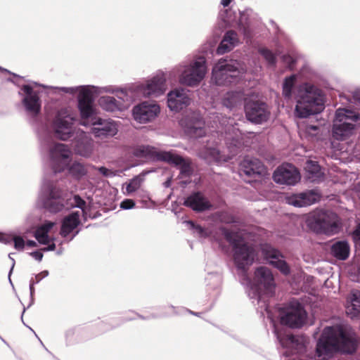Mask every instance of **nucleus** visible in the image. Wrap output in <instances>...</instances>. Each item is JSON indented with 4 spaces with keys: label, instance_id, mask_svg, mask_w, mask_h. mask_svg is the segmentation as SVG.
Listing matches in <instances>:
<instances>
[{
    "label": "nucleus",
    "instance_id": "obj_8",
    "mask_svg": "<svg viewBox=\"0 0 360 360\" xmlns=\"http://www.w3.org/2000/svg\"><path fill=\"white\" fill-rule=\"evenodd\" d=\"M134 155L138 158H144L150 160H161L178 166L182 174L188 175L191 171L190 163L181 156L165 151H159L150 146H140L134 150Z\"/></svg>",
    "mask_w": 360,
    "mask_h": 360
},
{
    "label": "nucleus",
    "instance_id": "obj_26",
    "mask_svg": "<svg viewBox=\"0 0 360 360\" xmlns=\"http://www.w3.org/2000/svg\"><path fill=\"white\" fill-rule=\"evenodd\" d=\"M262 252L264 259L273 266L278 269L282 274L287 275L290 269L280 253L271 245L265 244L262 247Z\"/></svg>",
    "mask_w": 360,
    "mask_h": 360
},
{
    "label": "nucleus",
    "instance_id": "obj_34",
    "mask_svg": "<svg viewBox=\"0 0 360 360\" xmlns=\"http://www.w3.org/2000/svg\"><path fill=\"white\" fill-rule=\"evenodd\" d=\"M237 34L233 31L227 32L217 48L218 54H224L231 51L238 43Z\"/></svg>",
    "mask_w": 360,
    "mask_h": 360
},
{
    "label": "nucleus",
    "instance_id": "obj_7",
    "mask_svg": "<svg viewBox=\"0 0 360 360\" xmlns=\"http://www.w3.org/2000/svg\"><path fill=\"white\" fill-rule=\"evenodd\" d=\"M179 73V81L181 84L195 86L198 85L205 78L207 68L206 60L199 56L190 61L183 63L176 68Z\"/></svg>",
    "mask_w": 360,
    "mask_h": 360
},
{
    "label": "nucleus",
    "instance_id": "obj_55",
    "mask_svg": "<svg viewBox=\"0 0 360 360\" xmlns=\"http://www.w3.org/2000/svg\"><path fill=\"white\" fill-rule=\"evenodd\" d=\"M8 257L12 260V266H11V269L10 273H9V276H10L11 274V271H12V270H13V267L15 266V260H14L13 258L11 257V254H9Z\"/></svg>",
    "mask_w": 360,
    "mask_h": 360
},
{
    "label": "nucleus",
    "instance_id": "obj_3",
    "mask_svg": "<svg viewBox=\"0 0 360 360\" xmlns=\"http://www.w3.org/2000/svg\"><path fill=\"white\" fill-rule=\"evenodd\" d=\"M75 116L71 109L60 110L53 121V128L57 138L66 141L75 134V153L82 157L89 158L94 151V141L90 134L82 130L74 131L72 129Z\"/></svg>",
    "mask_w": 360,
    "mask_h": 360
},
{
    "label": "nucleus",
    "instance_id": "obj_45",
    "mask_svg": "<svg viewBox=\"0 0 360 360\" xmlns=\"http://www.w3.org/2000/svg\"><path fill=\"white\" fill-rule=\"evenodd\" d=\"M135 207V202L131 199H125L120 203V207L123 210H129Z\"/></svg>",
    "mask_w": 360,
    "mask_h": 360
},
{
    "label": "nucleus",
    "instance_id": "obj_35",
    "mask_svg": "<svg viewBox=\"0 0 360 360\" xmlns=\"http://www.w3.org/2000/svg\"><path fill=\"white\" fill-rule=\"evenodd\" d=\"M305 170L308 173L307 179L311 182H319L323 178V173L315 161L308 160L306 162Z\"/></svg>",
    "mask_w": 360,
    "mask_h": 360
},
{
    "label": "nucleus",
    "instance_id": "obj_4",
    "mask_svg": "<svg viewBox=\"0 0 360 360\" xmlns=\"http://www.w3.org/2000/svg\"><path fill=\"white\" fill-rule=\"evenodd\" d=\"M295 115L300 118L322 112L325 107V98L322 91L310 84L300 85L295 94Z\"/></svg>",
    "mask_w": 360,
    "mask_h": 360
},
{
    "label": "nucleus",
    "instance_id": "obj_41",
    "mask_svg": "<svg viewBox=\"0 0 360 360\" xmlns=\"http://www.w3.org/2000/svg\"><path fill=\"white\" fill-rule=\"evenodd\" d=\"M186 223L194 230V233L198 234L200 237H207L209 236L208 231L201 226H195L192 221H186Z\"/></svg>",
    "mask_w": 360,
    "mask_h": 360
},
{
    "label": "nucleus",
    "instance_id": "obj_25",
    "mask_svg": "<svg viewBox=\"0 0 360 360\" xmlns=\"http://www.w3.org/2000/svg\"><path fill=\"white\" fill-rule=\"evenodd\" d=\"M55 225V222L46 221L44 224L39 225L36 229L34 236L37 242L41 245H48L47 247L42 248V251H53L56 249V245L54 243L55 238L49 236V233Z\"/></svg>",
    "mask_w": 360,
    "mask_h": 360
},
{
    "label": "nucleus",
    "instance_id": "obj_9",
    "mask_svg": "<svg viewBox=\"0 0 360 360\" xmlns=\"http://www.w3.org/2000/svg\"><path fill=\"white\" fill-rule=\"evenodd\" d=\"M306 223L312 231L328 235L337 233L340 226V220L336 214L322 210L310 212L307 217Z\"/></svg>",
    "mask_w": 360,
    "mask_h": 360
},
{
    "label": "nucleus",
    "instance_id": "obj_21",
    "mask_svg": "<svg viewBox=\"0 0 360 360\" xmlns=\"http://www.w3.org/2000/svg\"><path fill=\"white\" fill-rule=\"evenodd\" d=\"M273 179L277 184L294 186L300 180L298 170L291 164H283L274 172Z\"/></svg>",
    "mask_w": 360,
    "mask_h": 360
},
{
    "label": "nucleus",
    "instance_id": "obj_27",
    "mask_svg": "<svg viewBox=\"0 0 360 360\" xmlns=\"http://www.w3.org/2000/svg\"><path fill=\"white\" fill-rule=\"evenodd\" d=\"M320 194L315 191H307L297 194H292L285 197V201L288 205L297 207L309 206L318 202Z\"/></svg>",
    "mask_w": 360,
    "mask_h": 360
},
{
    "label": "nucleus",
    "instance_id": "obj_52",
    "mask_svg": "<svg viewBox=\"0 0 360 360\" xmlns=\"http://www.w3.org/2000/svg\"><path fill=\"white\" fill-rule=\"evenodd\" d=\"M37 283L36 281H30V294L31 295H33L34 292V285Z\"/></svg>",
    "mask_w": 360,
    "mask_h": 360
},
{
    "label": "nucleus",
    "instance_id": "obj_59",
    "mask_svg": "<svg viewBox=\"0 0 360 360\" xmlns=\"http://www.w3.org/2000/svg\"><path fill=\"white\" fill-rule=\"evenodd\" d=\"M165 185L166 187H168L169 186V181H167L165 183Z\"/></svg>",
    "mask_w": 360,
    "mask_h": 360
},
{
    "label": "nucleus",
    "instance_id": "obj_30",
    "mask_svg": "<svg viewBox=\"0 0 360 360\" xmlns=\"http://www.w3.org/2000/svg\"><path fill=\"white\" fill-rule=\"evenodd\" d=\"M346 313L352 319L360 315V291L352 290L348 295L345 304Z\"/></svg>",
    "mask_w": 360,
    "mask_h": 360
},
{
    "label": "nucleus",
    "instance_id": "obj_54",
    "mask_svg": "<svg viewBox=\"0 0 360 360\" xmlns=\"http://www.w3.org/2000/svg\"><path fill=\"white\" fill-rule=\"evenodd\" d=\"M27 245L30 247H37V243L34 240H28Z\"/></svg>",
    "mask_w": 360,
    "mask_h": 360
},
{
    "label": "nucleus",
    "instance_id": "obj_11",
    "mask_svg": "<svg viewBox=\"0 0 360 360\" xmlns=\"http://www.w3.org/2000/svg\"><path fill=\"white\" fill-rule=\"evenodd\" d=\"M37 205L53 212L60 210L64 207L62 191L52 182L44 181L41 186Z\"/></svg>",
    "mask_w": 360,
    "mask_h": 360
},
{
    "label": "nucleus",
    "instance_id": "obj_15",
    "mask_svg": "<svg viewBox=\"0 0 360 360\" xmlns=\"http://www.w3.org/2000/svg\"><path fill=\"white\" fill-rule=\"evenodd\" d=\"M70 205L72 207H77L81 208V211H77L71 213L68 216L64 218L60 230V235L63 237H67L70 233H73L71 239L78 233L77 228L80 224L79 217L81 214H84V206L85 205L84 200H83L79 196L74 195L70 199Z\"/></svg>",
    "mask_w": 360,
    "mask_h": 360
},
{
    "label": "nucleus",
    "instance_id": "obj_29",
    "mask_svg": "<svg viewBox=\"0 0 360 360\" xmlns=\"http://www.w3.org/2000/svg\"><path fill=\"white\" fill-rule=\"evenodd\" d=\"M240 170L248 176H262L265 174V167L257 158L245 157L240 164Z\"/></svg>",
    "mask_w": 360,
    "mask_h": 360
},
{
    "label": "nucleus",
    "instance_id": "obj_32",
    "mask_svg": "<svg viewBox=\"0 0 360 360\" xmlns=\"http://www.w3.org/2000/svg\"><path fill=\"white\" fill-rule=\"evenodd\" d=\"M98 102L101 108L106 111H122L126 109V105H122L115 98L111 96H101Z\"/></svg>",
    "mask_w": 360,
    "mask_h": 360
},
{
    "label": "nucleus",
    "instance_id": "obj_31",
    "mask_svg": "<svg viewBox=\"0 0 360 360\" xmlns=\"http://www.w3.org/2000/svg\"><path fill=\"white\" fill-rule=\"evenodd\" d=\"M184 205L195 211H204L211 206L210 202L200 193L190 195L185 200Z\"/></svg>",
    "mask_w": 360,
    "mask_h": 360
},
{
    "label": "nucleus",
    "instance_id": "obj_47",
    "mask_svg": "<svg viewBox=\"0 0 360 360\" xmlns=\"http://www.w3.org/2000/svg\"><path fill=\"white\" fill-rule=\"evenodd\" d=\"M95 169H98L101 174H102L104 176H115L114 172L107 169L104 167H101L98 168H96L94 167Z\"/></svg>",
    "mask_w": 360,
    "mask_h": 360
},
{
    "label": "nucleus",
    "instance_id": "obj_38",
    "mask_svg": "<svg viewBox=\"0 0 360 360\" xmlns=\"http://www.w3.org/2000/svg\"><path fill=\"white\" fill-rule=\"evenodd\" d=\"M143 181V178L141 176H136L131 179L129 182L126 184V194L129 195L131 193L138 191L140 188Z\"/></svg>",
    "mask_w": 360,
    "mask_h": 360
},
{
    "label": "nucleus",
    "instance_id": "obj_1",
    "mask_svg": "<svg viewBox=\"0 0 360 360\" xmlns=\"http://www.w3.org/2000/svg\"><path fill=\"white\" fill-rule=\"evenodd\" d=\"M226 240L233 245V261L237 269V274L242 285L252 290V295L249 292V296L254 297L259 295L262 290L266 293L271 292L274 287V281L271 272L266 267L257 269L255 274L256 284L251 283L247 271L253 264L255 259V250L252 245L245 241L240 233H229L224 229H220Z\"/></svg>",
    "mask_w": 360,
    "mask_h": 360
},
{
    "label": "nucleus",
    "instance_id": "obj_5",
    "mask_svg": "<svg viewBox=\"0 0 360 360\" xmlns=\"http://www.w3.org/2000/svg\"><path fill=\"white\" fill-rule=\"evenodd\" d=\"M60 89L66 94L75 95L78 93V109L79 111V124L84 127H89L92 120L98 118L96 116V110L94 107L95 95L102 94L100 87L95 86H81L76 87H61Z\"/></svg>",
    "mask_w": 360,
    "mask_h": 360
},
{
    "label": "nucleus",
    "instance_id": "obj_10",
    "mask_svg": "<svg viewBox=\"0 0 360 360\" xmlns=\"http://www.w3.org/2000/svg\"><path fill=\"white\" fill-rule=\"evenodd\" d=\"M232 132L234 136H232L231 134H226V150L229 152V154H226L225 150L221 153L218 150L215 148H207L205 151L200 153V156L207 160L208 162H226L231 159L232 156L235 155L241 147V142L238 139L240 133L239 131L233 127Z\"/></svg>",
    "mask_w": 360,
    "mask_h": 360
},
{
    "label": "nucleus",
    "instance_id": "obj_36",
    "mask_svg": "<svg viewBox=\"0 0 360 360\" xmlns=\"http://www.w3.org/2000/svg\"><path fill=\"white\" fill-rule=\"evenodd\" d=\"M331 251L335 257L345 260L349 256V246L345 241H339L332 245Z\"/></svg>",
    "mask_w": 360,
    "mask_h": 360
},
{
    "label": "nucleus",
    "instance_id": "obj_14",
    "mask_svg": "<svg viewBox=\"0 0 360 360\" xmlns=\"http://www.w3.org/2000/svg\"><path fill=\"white\" fill-rule=\"evenodd\" d=\"M266 311L268 319H269L272 323L277 340L283 348L287 349V351L285 352V355L288 356L290 354L302 352L307 342L306 339L302 336L291 335L287 334L285 331L278 330L268 307L266 309Z\"/></svg>",
    "mask_w": 360,
    "mask_h": 360
},
{
    "label": "nucleus",
    "instance_id": "obj_42",
    "mask_svg": "<svg viewBox=\"0 0 360 360\" xmlns=\"http://www.w3.org/2000/svg\"><path fill=\"white\" fill-rule=\"evenodd\" d=\"M259 52L269 64L274 63L275 56L269 50L266 49H261Z\"/></svg>",
    "mask_w": 360,
    "mask_h": 360
},
{
    "label": "nucleus",
    "instance_id": "obj_6",
    "mask_svg": "<svg viewBox=\"0 0 360 360\" xmlns=\"http://www.w3.org/2000/svg\"><path fill=\"white\" fill-rule=\"evenodd\" d=\"M359 126L360 116L357 112L346 108H338L333 123V137L345 141L353 136Z\"/></svg>",
    "mask_w": 360,
    "mask_h": 360
},
{
    "label": "nucleus",
    "instance_id": "obj_53",
    "mask_svg": "<svg viewBox=\"0 0 360 360\" xmlns=\"http://www.w3.org/2000/svg\"><path fill=\"white\" fill-rule=\"evenodd\" d=\"M232 0H221V5H223L224 7L227 6L229 5V4L231 2Z\"/></svg>",
    "mask_w": 360,
    "mask_h": 360
},
{
    "label": "nucleus",
    "instance_id": "obj_12",
    "mask_svg": "<svg viewBox=\"0 0 360 360\" xmlns=\"http://www.w3.org/2000/svg\"><path fill=\"white\" fill-rule=\"evenodd\" d=\"M167 73L158 71L143 82H136V89H138L140 97L158 98L163 95L167 89Z\"/></svg>",
    "mask_w": 360,
    "mask_h": 360
},
{
    "label": "nucleus",
    "instance_id": "obj_18",
    "mask_svg": "<svg viewBox=\"0 0 360 360\" xmlns=\"http://www.w3.org/2000/svg\"><path fill=\"white\" fill-rule=\"evenodd\" d=\"M160 107L155 101H143L134 105L131 110L133 119L139 124L153 121L160 114Z\"/></svg>",
    "mask_w": 360,
    "mask_h": 360
},
{
    "label": "nucleus",
    "instance_id": "obj_28",
    "mask_svg": "<svg viewBox=\"0 0 360 360\" xmlns=\"http://www.w3.org/2000/svg\"><path fill=\"white\" fill-rule=\"evenodd\" d=\"M191 103V98L184 89H174L167 94V106L172 111L179 112Z\"/></svg>",
    "mask_w": 360,
    "mask_h": 360
},
{
    "label": "nucleus",
    "instance_id": "obj_39",
    "mask_svg": "<svg viewBox=\"0 0 360 360\" xmlns=\"http://www.w3.org/2000/svg\"><path fill=\"white\" fill-rule=\"evenodd\" d=\"M71 174L77 178L84 176L86 173V170L83 165L79 162H74L69 168Z\"/></svg>",
    "mask_w": 360,
    "mask_h": 360
},
{
    "label": "nucleus",
    "instance_id": "obj_60",
    "mask_svg": "<svg viewBox=\"0 0 360 360\" xmlns=\"http://www.w3.org/2000/svg\"><path fill=\"white\" fill-rule=\"evenodd\" d=\"M213 122H214V124L216 127H217V122L216 120H214V121H213Z\"/></svg>",
    "mask_w": 360,
    "mask_h": 360
},
{
    "label": "nucleus",
    "instance_id": "obj_44",
    "mask_svg": "<svg viewBox=\"0 0 360 360\" xmlns=\"http://www.w3.org/2000/svg\"><path fill=\"white\" fill-rule=\"evenodd\" d=\"M252 13V10L247 9L240 14V25L242 26H245V25H248V18L247 16L250 15Z\"/></svg>",
    "mask_w": 360,
    "mask_h": 360
},
{
    "label": "nucleus",
    "instance_id": "obj_33",
    "mask_svg": "<svg viewBox=\"0 0 360 360\" xmlns=\"http://www.w3.org/2000/svg\"><path fill=\"white\" fill-rule=\"evenodd\" d=\"M243 98V94L241 91H228L226 92L222 99L221 103L227 108L233 109L241 104Z\"/></svg>",
    "mask_w": 360,
    "mask_h": 360
},
{
    "label": "nucleus",
    "instance_id": "obj_57",
    "mask_svg": "<svg viewBox=\"0 0 360 360\" xmlns=\"http://www.w3.org/2000/svg\"><path fill=\"white\" fill-rule=\"evenodd\" d=\"M355 192L357 193L358 196L360 198V188H355Z\"/></svg>",
    "mask_w": 360,
    "mask_h": 360
},
{
    "label": "nucleus",
    "instance_id": "obj_2",
    "mask_svg": "<svg viewBox=\"0 0 360 360\" xmlns=\"http://www.w3.org/2000/svg\"><path fill=\"white\" fill-rule=\"evenodd\" d=\"M356 348L354 333L342 324H336L324 328L316 344V354L321 360H328L337 352L352 353Z\"/></svg>",
    "mask_w": 360,
    "mask_h": 360
},
{
    "label": "nucleus",
    "instance_id": "obj_24",
    "mask_svg": "<svg viewBox=\"0 0 360 360\" xmlns=\"http://www.w3.org/2000/svg\"><path fill=\"white\" fill-rule=\"evenodd\" d=\"M246 117L252 122L259 124L265 122L269 115L266 105L263 102H248L245 105Z\"/></svg>",
    "mask_w": 360,
    "mask_h": 360
},
{
    "label": "nucleus",
    "instance_id": "obj_48",
    "mask_svg": "<svg viewBox=\"0 0 360 360\" xmlns=\"http://www.w3.org/2000/svg\"><path fill=\"white\" fill-rule=\"evenodd\" d=\"M353 238L355 243L360 245V224L356 226L353 233Z\"/></svg>",
    "mask_w": 360,
    "mask_h": 360
},
{
    "label": "nucleus",
    "instance_id": "obj_13",
    "mask_svg": "<svg viewBox=\"0 0 360 360\" xmlns=\"http://www.w3.org/2000/svg\"><path fill=\"white\" fill-rule=\"evenodd\" d=\"M240 73L238 61L221 59L213 67L212 81L217 85H226L231 83Z\"/></svg>",
    "mask_w": 360,
    "mask_h": 360
},
{
    "label": "nucleus",
    "instance_id": "obj_50",
    "mask_svg": "<svg viewBox=\"0 0 360 360\" xmlns=\"http://www.w3.org/2000/svg\"><path fill=\"white\" fill-rule=\"evenodd\" d=\"M49 275L48 271H43L41 273L35 276L36 283H39L42 278L46 277Z\"/></svg>",
    "mask_w": 360,
    "mask_h": 360
},
{
    "label": "nucleus",
    "instance_id": "obj_43",
    "mask_svg": "<svg viewBox=\"0 0 360 360\" xmlns=\"http://www.w3.org/2000/svg\"><path fill=\"white\" fill-rule=\"evenodd\" d=\"M14 243V247L17 250H22L25 246V240L20 236H14L12 239Z\"/></svg>",
    "mask_w": 360,
    "mask_h": 360
},
{
    "label": "nucleus",
    "instance_id": "obj_22",
    "mask_svg": "<svg viewBox=\"0 0 360 360\" xmlns=\"http://www.w3.org/2000/svg\"><path fill=\"white\" fill-rule=\"evenodd\" d=\"M136 87V84L134 83L124 89H118L112 86H108L100 87V90H102V93L115 94L116 96L119 99L118 101L122 105H126L127 109L129 108L131 102H133L136 98H140V95Z\"/></svg>",
    "mask_w": 360,
    "mask_h": 360
},
{
    "label": "nucleus",
    "instance_id": "obj_56",
    "mask_svg": "<svg viewBox=\"0 0 360 360\" xmlns=\"http://www.w3.org/2000/svg\"><path fill=\"white\" fill-rule=\"evenodd\" d=\"M2 72H9L7 70L4 69L0 67V73H2Z\"/></svg>",
    "mask_w": 360,
    "mask_h": 360
},
{
    "label": "nucleus",
    "instance_id": "obj_46",
    "mask_svg": "<svg viewBox=\"0 0 360 360\" xmlns=\"http://www.w3.org/2000/svg\"><path fill=\"white\" fill-rule=\"evenodd\" d=\"M283 62L288 65L290 69L293 68V64L295 61L294 58L290 55L283 56Z\"/></svg>",
    "mask_w": 360,
    "mask_h": 360
},
{
    "label": "nucleus",
    "instance_id": "obj_51",
    "mask_svg": "<svg viewBox=\"0 0 360 360\" xmlns=\"http://www.w3.org/2000/svg\"><path fill=\"white\" fill-rule=\"evenodd\" d=\"M11 240L8 239L6 236L1 234L0 235V242H2L4 243H10Z\"/></svg>",
    "mask_w": 360,
    "mask_h": 360
},
{
    "label": "nucleus",
    "instance_id": "obj_16",
    "mask_svg": "<svg viewBox=\"0 0 360 360\" xmlns=\"http://www.w3.org/2000/svg\"><path fill=\"white\" fill-rule=\"evenodd\" d=\"M71 150L63 143H55L49 150V166L53 172H61L67 168L71 158Z\"/></svg>",
    "mask_w": 360,
    "mask_h": 360
},
{
    "label": "nucleus",
    "instance_id": "obj_23",
    "mask_svg": "<svg viewBox=\"0 0 360 360\" xmlns=\"http://www.w3.org/2000/svg\"><path fill=\"white\" fill-rule=\"evenodd\" d=\"M91 126H92L91 133L99 139L114 136L118 131L117 123L112 120L94 118L92 120Z\"/></svg>",
    "mask_w": 360,
    "mask_h": 360
},
{
    "label": "nucleus",
    "instance_id": "obj_40",
    "mask_svg": "<svg viewBox=\"0 0 360 360\" xmlns=\"http://www.w3.org/2000/svg\"><path fill=\"white\" fill-rule=\"evenodd\" d=\"M319 131V128L314 125H307L304 129L299 127V132L301 136L304 133L309 136H315Z\"/></svg>",
    "mask_w": 360,
    "mask_h": 360
},
{
    "label": "nucleus",
    "instance_id": "obj_37",
    "mask_svg": "<svg viewBox=\"0 0 360 360\" xmlns=\"http://www.w3.org/2000/svg\"><path fill=\"white\" fill-rule=\"evenodd\" d=\"M296 81V76L291 75L283 82V95L285 98H290L292 96V91Z\"/></svg>",
    "mask_w": 360,
    "mask_h": 360
},
{
    "label": "nucleus",
    "instance_id": "obj_49",
    "mask_svg": "<svg viewBox=\"0 0 360 360\" xmlns=\"http://www.w3.org/2000/svg\"><path fill=\"white\" fill-rule=\"evenodd\" d=\"M30 255L34 259H35L36 260H37L39 262H40L43 258V254L40 251H34V252L30 253Z\"/></svg>",
    "mask_w": 360,
    "mask_h": 360
},
{
    "label": "nucleus",
    "instance_id": "obj_17",
    "mask_svg": "<svg viewBox=\"0 0 360 360\" xmlns=\"http://www.w3.org/2000/svg\"><path fill=\"white\" fill-rule=\"evenodd\" d=\"M37 86L36 82L23 85L21 87L22 92L19 93L23 96L22 103L27 114L32 117L37 115L41 110V101L35 89Z\"/></svg>",
    "mask_w": 360,
    "mask_h": 360
},
{
    "label": "nucleus",
    "instance_id": "obj_58",
    "mask_svg": "<svg viewBox=\"0 0 360 360\" xmlns=\"http://www.w3.org/2000/svg\"><path fill=\"white\" fill-rule=\"evenodd\" d=\"M226 122V118H223L222 122L220 121L219 124L221 125H224Z\"/></svg>",
    "mask_w": 360,
    "mask_h": 360
},
{
    "label": "nucleus",
    "instance_id": "obj_19",
    "mask_svg": "<svg viewBox=\"0 0 360 360\" xmlns=\"http://www.w3.org/2000/svg\"><path fill=\"white\" fill-rule=\"evenodd\" d=\"M281 322L290 328H300L307 319V312L298 302H292L286 309L280 314Z\"/></svg>",
    "mask_w": 360,
    "mask_h": 360
},
{
    "label": "nucleus",
    "instance_id": "obj_20",
    "mask_svg": "<svg viewBox=\"0 0 360 360\" xmlns=\"http://www.w3.org/2000/svg\"><path fill=\"white\" fill-rule=\"evenodd\" d=\"M179 124L184 132L191 137L198 138L205 134L204 122L198 112H191L179 121Z\"/></svg>",
    "mask_w": 360,
    "mask_h": 360
}]
</instances>
